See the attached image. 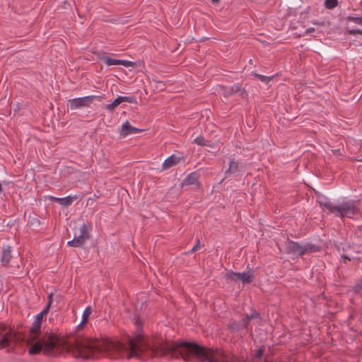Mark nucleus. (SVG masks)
Here are the masks:
<instances>
[{
  "mask_svg": "<svg viewBox=\"0 0 362 362\" xmlns=\"http://www.w3.org/2000/svg\"><path fill=\"white\" fill-rule=\"evenodd\" d=\"M90 313H91L90 308H86L83 314V320H82L83 322H85L88 320V318Z\"/></svg>",
  "mask_w": 362,
  "mask_h": 362,
  "instance_id": "nucleus-24",
  "label": "nucleus"
},
{
  "mask_svg": "<svg viewBox=\"0 0 362 362\" xmlns=\"http://www.w3.org/2000/svg\"><path fill=\"white\" fill-rule=\"evenodd\" d=\"M53 296L54 294L52 293H49L48 295V302H47V305H49V308H50L52 303V301H53Z\"/></svg>",
  "mask_w": 362,
  "mask_h": 362,
  "instance_id": "nucleus-29",
  "label": "nucleus"
},
{
  "mask_svg": "<svg viewBox=\"0 0 362 362\" xmlns=\"http://www.w3.org/2000/svg\"><path fill=\"white\" fill-rule=\"evenodd\" d=\"M220 0H211L212 2L214 3H218Z\"/></svg>",
  "mask_w": 362,
  "mask_h": 362,
  "instance_id": "nucleus-33",
  "label": "nucleus"
},
{
  "mask_svg": "<svg viewBox=\"0 0 362 362\" xmlns=\"http://www.w3.org/2000/svg\"><path fill=\"white\" fill-rule=\"evenodd\" d=\"M324 211L341 218H354L358 214V210L352 201L334 204L325 197H319L317 200Z\"/></svg>",
  "mask_w": 362,
  "mask_h": 362,
  "instance_id": "nucleus-3",
  "label": "nucleus"
},
{
  "mask_svg": "<svg viewBox=\"0 0 362 362\" xmlns=\"http://www.w3.org/2000/svg\"><path fill=\"white\" fill-rule=\"evenodd\" d=\"M285 247L287 254L293 255L296 257L317 252L321 250V247L318 245L310 243H300L290 240H288L286 243Z\"/></svg>",
  "mask_w": 362,
  "mask_h": 362,
  "instance_id": "nucleus-4",
  "label": "nucleus"
},
{
  "mask_svg": "<svg viewBox=\"0 0 362 362\" xmlns=\"http://www.w3.org/2000/svg\"><path fill=\"white\" fill-rule=\"evenodd\" d=\"M96 98H100L95 95H88L82 98H74L68 100L67 106L71 110H75L81 107H88L93 103V100Z\"/></svg>",
  "mask_w": 362,
  "mask_h": 362,
  "instance_id": "nucleus-6",
  "label": "nucleus"
},
{
  "mask_svg": "<svg viewBox=\"0 0 362 362\" xmlns=\"http://www.w3.org/2000/svg\"><path fill=\"white\" fill-rule=\"evenodd\" d=\"M241 362H252V361L244 360L243 358L242 357Z\"/></svg>",
  "mask_w": 362,
  "mask_h": 362,
  "instance_id": "nucleus-32",
  "label": "nucleus"
},
{
  "mask_svg": "<svg viewBox=\"0 0 362 362\" xmlns=\"http://www.w3.org/2000/svg\"><path fill=\"white\" fill-rule=\"evenodd\" d=\"M355 293L362 295V279H358L353 288Z\"/></svg>",
  "mask_w": 362,
  "mask_h": 362,
  "instance_id": "nucleus-19",
  "label": "nucleus"
},
{
  "mask_svg": "<svg viewBox=\"0 0 362 362\" xmlns=\"http://www.w3.org/2000/svg\"><path fill=\"white\" fill-rule=\"evenodd\" d=\"M194 142L198 144V145H200V146H211V145H209L206 141H205V139L202 137V136H199L197 138H196L194 139Z\"/></svg>",
  "mask_w": 362,
  "mask_h": 362,
  "instance_id": "nucleus-23",
  "label": "nucleus"
},
{
  "mask_svg": "<svg viewBox=\"0 0 362 362\" xmlns=\"http://www.w3.org/2000/svg\"><path fill=\"white\" fill-rule=\"evenodd\" d=\"M238 164L236 162H235L234 160H231L230 162L228 169L227 170H226V172H225L226 177H228L230 175H231L232 174H234L235 173H236L238 171Z\"/></svg>",
  "mask_w": 362,
  "mask_h": 362,
  "instance_id": "nucleus-16",
  "label": "nucleus"
},
{
  "mask_svg": "<svg viewBox=\"0 0 362 362\" xmlns=\"http://www.w3.org/2000/svg\"><path fill=\"white\" fill-rule=\"evenodd\" d=\"M337 4V0H326L325 2V7L329 9L336 7Z\"/></svg>",
  "mask_w": 362,
  "mask_h": 362,
  "instance_id": "nucleus-21",
  "label": "nucleus"
},
{
  "mask_svg": "<svg viewBox=\"0 0 362 362\" xmlns=\"http://www.w3.org/2000/svg\"><path fill=\"white\" fill-rule=\"evenodd\" d=\"M90 230L91 228H81L80 234L76 235L75 234L73 240L69 241L67 245L74 247H78L90 238Z\"/></svg>",
  "mask_w": 362,
  "mask_h": 362,
  "instance_id": "nucleus-7",
  "label": "nucleus"
},
{
  "mask_svg": "<svg viewBox=\"0 0 362 362\" xmlns=\"http://www.w3.org/2000/svg\"><path fill=\"white\" fill-rule=\"evenodd\" d=\"M341 258H343L344 259H348L349 261L351 260V258L347 256L346 255H342Z\"/></svg>",
  "mask_w": 362,
  "mask_h": 362,
  "instance_id": "nucleus-31",
  "label": "nucleus"
},
{
  "mask_svg": "<svg viewBox=\"0 0 362 362\" xmlns=\"http://www.w3.org/2000/svg\"><path fill=\"white\" fill-rule=\"evenodd\" d=\"M254 75L262 82L268 84L274 78V76H266L258 74H254Z\"/></svg>",
  "mask_w": 362,
  "mask_h": 362,
  "instance_id": "nucleus-18",
  "label": "nucleus"
},
{
  "mask_svg": "<svg viewBox=\"0 0 362 362\" xmlns=\"http://www.w3.org/2000/svg\"><path fill=\"white\" fill-rule=\"evenodd\" d=\"M135 102L136 100L134 97L119 96L111 104L107 105L106 108L109 111H112L122 103H133Z\"/></svg>",
  "mask_w": 362,
  "mask_h": 362,
  "instance_id": "nucleus-11",
  "label": "nucleus"
},
{
  "mask_svg": "<svg viewBox=\"0 0 362 362\" xmlns=\"http://www.w3.org/2000/svg\"><path fill=\"white\" fill-rule=\"evenodd\" d=\"M6 329V326L0 323V349L8 348L11 344L15 346L20 341L18 333L14 332L11 329L5 332Z\"/></svg>",
  "mask_w": 362,
  "mask_h": 362,
  "instance_id": "nucleus-5",
  "label": "nucleus"
},
{
  "mask_svg": "<svg viewBox=\"0 0 362 362\" xmlns=\"http://www.w3.org/2000/svg\"><path fill=\"white\" fill-rule=\"evenodd\" d=\"M315 32L314 28H310L306 29L301 35L303 36L308 35Z\"/></svg>",
  "mask_w": 362,
  "mask_h": 362,
  "instance_id": "nucleus-27",
  "label": "nucleus"
},
{
  "mask_svg": "<svg viewBox=\"0 0 362 362\" xmlns=\"http://www.w3.org/2000/svg\"><path fill=\"white\" fill-rule=\"evenodd\" d=\"M349 21H351L357 24H362L361 17H351L349 18Z\"/></svg>",
  "mask_w": 362,
  "mask_h": 362,
  "instance_id": "nucleus-26",
  "label": "nucleus"
},
{
  "mask_svg": "<svg viewBox=\"0 0 362 362\" xmlns=\"http://www.w3.org/2000/svg\"><path fill=\"white\" fill-rule=\"evenodd\" d=\"M241 90V87L239 84H235L230 87L220 86L219 93L223 95L225 97H230L239 92Z\"/></svg>",
  "mask_w": 362,
  "mask_h": 362,
  "instance_id": "nucleus-13",
  "label": "nucleus"
},
{
  "mask_svg": "<svg viewBox=\"0 0 362 362\" xmlns=\"http://www.w3.org/2000/svg\"><path fill=\"white\" fill-rule=\"evenodd\" d=\"M50 199L51 200H54L56 202H57L59 204H60L61 205H63V206H68L69 205H71L74 200V197H63V198H58V197H50Z\"/></svg>",
  "mask_w": 362,
  "mask_h": 362,
  "instance_id": "nucleus-15",
  "label": "nucleus"
},
{
  "mask_svg": "<svg viewBox=\"0 0 362 362\" xmlns=\"http://www.w3.org/2000/svg\"><path fill=\"white\" fill-rule=\"evenodd\" d=\"M259 317V313L256 311H253L250 315H246L245 317L243 319L244 321V327L247 328V325L249 324L250 321L252 319L254 318H258Z\"/></svg>",
  "mask_w": 362,
  "mask_h": 362,
  "instance_id": "nucleus-17",
  "label": "nucleus"
},
{
  "mask_svg": "<svg viewBox=\"0 0 362 362\" xmlns=\"http://www.w3.org/2000/svg\"><path fill=\"white\" fill-rule=\"evenodd\" d=\"M103 61L104 63H105L107 66H112V65H123L126 67H128L131 62L126 60H119L113 59L109 57H105L103 58Z\"/></svg>",
  "mask_w": 362,
  "mask_h": 362,
  "instance_id": "nucleus-14",
  "label": "nucleus"
},
{
  "mask_svg": "<svg viewBox=\"0 0 362 362\" xmlns=\"http://www.w3.org/2000/svg\"><path fill=\"white\" fill-rule=\"evenodd\" d=\"M42 321L35 318L27 334L20 336V340L31 345L30 355L43 352L47 356H57L62 351L71 353L75 358L84 359L95 358L100 354L110 358L126 357L130 358L139 356L144 346L141 335L128 337L124 341L108 339H91L83 336L74 335L66 339L59 338L54 334H45L40 336Z\"/></svg>",
  "mask_w": 362,
  "mask_h": 362,
  "instance_id": "nucleus-1",
  "label": "nucleus"
},
{
  "mask_svg": "<svg viewBox=\"0 0 362 362\" xmlns=\"http://www.w3.org/2000/svg\"><path fill=\"white\" fill-rule=\"evenodd\" d=\"M264 352V349L263 348L259 349L256 351V354H255L256 357L258 358H261L263 356Z\"/></svg>",
  "mask_w": 362,
  "mask_h": 362,
  "instance_id": "nucleus-28",
  "label": "nucleus"
},
{
  "mask_svg": "<svg viewBox=\"0 0 362 362\" xmlns=\"http://www.w3.org/2000/svg\"><path fill=\"white\" fill-rule=\"evenodd\" d=\"M13 256L11 255V247L10 246L3 247L1 255V262L4 267L11 266Z\"/></svg>",
  "mask_w": 362,
  "mask_h": 362,
  "instance_id": "nucleus-10",
  "label": "nucleus"
},
{
  "mask_svg": "<svg viewBox=\"0 0 362 362\" xmlns=\"http://www.w3.org/2000/svg\"><path fill=\"white\" fill-rule=\"evenodd\" d=\"M144 346L139 352L138 357H141L144 350L149 349L151 354L156 357L165 356L171 358H182L185 361H189L193 358L202 362H241L242 357L233 356L230 361L223 351L220 349H214L201 346L197 343H189L183 341H165L156 342L148 346L143 341Z\"/></svg>",
  "mask_w": 362,
  "mask_h": 362,
  "instance_id": "nucleus-2",
  "label": "nucleus"
},
{
  "mask_svg": "<svg viewBox=\"0 0 362 362\" xmlns=\"http://www.w3.org/2000/svg\"><path fill=\"white\" fill-rule=\"evenodd\" d=\"M199 247H201L200 240L199 238H197L196 245L191 249V250L188 253H193L195 251H197Z\"/></svg>",
  "mask_w": 362,
  "mask_h": 362,
  "instance_id": "nucleus-25",
  "label": "nucleus"
},
{
  "mask_svg": "<svg viewBox=\"0 0 362 362\" xmlns=\"http://www.w3.org/2000/svg\"><path fill=\"white\" fill-rule=\"evenodd\" d=\"M228 327L230 329L238 331L244 327V325H243L240 322H232L228 324Z\"/></svg>",
  "mask_w": 362,
  "mask_h": 362,
  "instance_id": "nucleus-20",
  "label": "nucleus"
},
{
  "mask_svg": "<svg viewBox=\"0 0 362 362\" xmlns=\"http://www.w3.org/2000/svg\"><path fill=\"white\" fill-rule=\"evenodd\" d=\"M49 305H46L44 309L36 315L35 318L42 321L43 316L47 315L49 312Z\"/></svg>",
  "mask_w": 362,
  "mask_h": 362,
  "instance_id": "nucleus-22",
  "label": "nucleus"
},
{
  "mask_svg": "<svg viewBox=\"0 0 362 362\" xmlns=\"http://www.w3.org/2000/svg\"><path fill=\"white\" fill-rule=\"evenodd\" d=\"M226 277L234 281H241L243 284H250L254 279L253 274L250 272L243 273L230 272L226 274Z\"/></svg>",
  "mask_w": 362,
  "mask_h": 362,
  "instance_id": "nucleus-8",
  "label": "nucleus"
},
{
  "mask_svg": "<svg viewBox=\"0 0 362 362\" xmlns=\"http://www.w3.org/2000/svg\"><path fill=\"white\" fill-rule=\"evenodd\" d=\"M141 132V129H137L133 126H132L129 122H124L121 127V130L119 132L120 136L122 137H125L129 134H137Z\"/></svg>",
  "mask_w": 362,
  "mask_h": 362,
  "instance_id": "nucleus-12",
  "label": "nucleus"
},
{
  "mask_svg": "<svg viewBox=\"0 0 362 362\" xmlns=\"http://www.w3.org/2000/svg\"><path fill=\"white\" fill-rule=\"evenodd\" d=\"M349 33L351 34V35H356V34H361L362 35V30H351L349 31Z\"/></svg>",
  "mask_w": 362,
  "mask_h": 362,
  "instance_id": "nucleus-30",
  "label": "nucleus"
},
{
  "mask_svg": "<svg viewBox=\"0 0 362 362\" xmlns=\"http://www.w3.org/2000/svg\"><path fill=\"white\" fill-rule=\"evenodd\" d=\"M183 160L184 157L182 156L173 154L164 160L162 165V170H166L173 166H175Z\"/></svg>",
  "mask_w": 362,
  "mask_h": 362,
  "instance_id": "nucleus-9",
  "label": "nucleus"
}]
</instances>
